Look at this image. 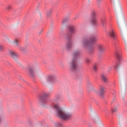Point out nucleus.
<instances>
[{
	"label": "nucleus",
	"mask_w": 127,
	"mask_h": 127,
	"mask_svg": "<svg viewBox=\"0 0 127 127\" xmlns=\"http://www.w3.org/2000/svg\"><path fill=\"white\" fill-rule=\"evenodd\" d=\"M54 109L56 111L58 117L63 121H70L72 119V114L65 112L59 106L55 105Z\"/></svg>",
	"instance_id": "nucleus-1"
},
{
	"label": "nucleus",
	"mask_w": 127,
	"mask_h": 127,
	"mask_svg": "<svg viewBox=\"0 0 127 127\" xmlns=\"http://www.w3.org/2000/svg\"><path fill=\"white\" fill-rule=\"evenodd\" d=\"M97 41V38L93 37L89 40L88 39H84L81 42V45L83 48H87L89 52L94 51V47H91V43H94Z\"/></svg>",
	"instance_id": "nucleus-2"
},
{
	"label": "nucleus",
	"mask_w": 127,
	"mask_h": 127,
	"mask_svg": "<svg viewBox=\"0 0 127 127\" xmlns=\"http://www.w3.org/2000/svg\"><path fill=\"white\" fill-rule=\"evenodd\" d=\"M28 72L30 77L33 79H35V78L36 77V74L41 73V70L39 68H36L34 71V67L31 65H29L28 67Z\"/></svg>",
	"instance_id": "nucleus-3"
},
{
	"label": "nucleus",
	"mask_w": 127,
	"mask_h": 127,
	"mask_svg": "<svg viewBox=\"0 0 127 127\" xmlns=\"http://www.w3.org/2000/svg\"><path fill=\"white\" fill-rule=\"evenodd\" d=\"M116 56L117 57L118 62L115 65H112L109 68H115L117 70H119L121 67H122V63H121V60L122 59V55L120 53H116Z\"/></svg>",
	"instance_id": "nucleus-4"
},
{
	"label": "nucleus",
	"mask_w": 127,
	"mask_h": 127,
	"mask_svg": "<svg viewBox=\"0 0 127 127\" xmlns=\"http://www.w3.org/2000/svg\"><path fill=\"white\" fill-rule=\"evenodd\" d=\"M107 36H109V37H110L112 38V39H113V40H117V34L116 33V32L113 29L111 30L108 33Z\"/></svg>",
	"instance_id": "nucleus-5"
},
{
	"label": "nucleus",
	"mask_w": 127,
	"mask_h": 127,
	"mask_svg": "<svg viewBox=\"0 0 127 127\" xmlns=\"http://www.w3.org/2000/svg\"><path fill=\"white\" fill-rule=\"evenodd\" d=\"M50 94H47L46 93H44L42 94L39 97V100L40 102H45L49 97Z\"/></svg>",
	"instance_id": "nucleus-6"
},
{
	"label": "nucleus",
	"mask_w": 127,
	"mask_h": 127,
	"mask_svg": "<svg viewBox=\"0 0 127 127\" xmlns=\"http://www.w3.org/2000/svg\"><path fill=\"white\" fill-rule=\"evenodd\" d=\"M68 65L70 68L71 70H72V71H75V70L77 69V64L76 63V61H75V60H72L71 62L69 63Z\"/></svg>",
	"instance_id": "nucleus-7"
},
{
	"label": "nucleus",
	"mask_w": 127,
	"mask_h": 127,
	"mask_svg": "<svg viewBox=\"0 0 127 127\" xmlns=\"http://www.w3.org/2000/svg\"><path fill=\"white\" fill-rule=\"evenodd\" d=\"M65 46L66 49L67 51L71 50V49L73 47V42H72V40H69L67 42H66Z\"/></svg>",
	"instance_id": "nucleus-8"
},
{
	"label": "nucleus",
	"mask_w": 127,
	"mask_h": 127,
	"mask_svg": "<svg viewBox=\"0 0 127 127\" xmlns=\"http://www.w3.org/2000/svg\"><path fill=\"white\" fill-rule=\"evenodd\" d=\"M106 51V48L103 45H98V52L99 54H103Z\"/></svg>",
	"instance_id": "nucleus-9"
},
{
	"label": "nucleus",
	"mask_w": 127,
	"mask_h": 127,
	"mask_svg": "<svg viewBox=\"0 0 127 127\" xmlns=\"http://www.w3.org/2000/svg\"><path fill=\"white\" fill-rule=\"evenodd\" d=\"M106 93V90L105 87L103 86L100 87V90L98 91V95L101 98H104V93Z\"/></svg>",
	"instance_id": "nucleus-10"
},
{
	"label": "nucleus",
	"mask_w": 127,
	"mask_h": 127,
	"mask_svg": "<svg viewBox=\"0 0 127 127\" xmlns=\"http://www.w3.org/2000/svg\"><path fill=\"white\" fill-rule=\"evenodd\" d=\"M95 15H96V12H92L91 23L92 24H93V25H97V19H96V17H95Z\"/></svg>",
	"instance_id": "nucleus-11"
},
{
	"label": "nucleus",
	"mask_w": 127,
	"mask_h": 127,
	"mask_svg": "<svg viewBox=\"0 0 127 127\" xmlns=\"http://www.w3.org/2000/svg\"><path fill=\"white\" fill-rule=\"evenodd\" d=\"M9 54L13 59H14V60H16L17 58H18V55L15 51H10Z\"/></svg>",
	"instance_id": "nucleus-12"
},
{
	"label": "nucleus",
	"mask_w": 127,
	"mask_h": 127,
	"mask_svg": "<svg viewBox=\"0 0 127 127\" xmlns=\"http://www.w3.org/2000/svg\"><path fill=\"white\" fill-rule=\"evenodd\" d=\"M47 78L50 80H56L58 79V76L54 74H49V75H48Z\"/></svg>",
	"instance_id": "nucleus-13"
},
{
	"label": "nucleus",
	"mask_w": 127,
	"mask_h": 127,
	"mask_svg": "<svg viewBox=\"0 0 127 127\" xmlns=\"http://www.w3.org/2000/svg\"><path fill=\"white\" fill-rule=\"evenodd\" d=\"M18 48L20 51H22V52H25V51H26V47H21V46H20Z\"/></svg>",
	"instance_id": "nucleus-14"
},
{
	"label": "nucleus",
	"mask_w": 127,
	"mask_h": 127,
	"mask_svg": "<svg viewBox=\"0 0 127 127\" xmlns=\"http://www.w3.org/2000/svg\"><path fill=\"white\" fill-rule=\"evenodd\" d=\"M75 31V28L74 27H71L69 30V36H71L73 33H74V31Z\"/></svg>",
	"instance_id": "nucleus-15"
},
{
	"label": "nucleus",
	"mask_w": 127,
	"mask_h": 127,
	"mask_svg": "<svg viewBox=\"0 0 127 127\" xmlns=\"http://www.w3.org/2000/svg\"><path fill=\"white\" fill-rule=\"evenodd\" d=\"M13 44H14V45H15V46L18 48L19 46H20V45H19V44H18V40H15L13 41Z\"/></svg>",
	"instance_id": "nucleus-16"
},
{
	"label": "nucleus",
	"mask_w": 127,
	"mask_h": 127,
	"mask_svg": "<svg viewBox=\"0 0 127 127\" xmlns=\"http://www.w3.org/2000/svg\"><path fill=\"white\" fill-rule=\"evenodd\" d=\"M101 78L102 79V80H109V77L108 76L103 74L101 75Z\"/></svg>",
	"instance_id": "nucleus-17"
},
{
	"label": "nucleus",
	"mask_w": 127,
	"mask_h": 127,
	"mask_svg": "<svg viewBox=\"0 0 127 127\" xmlns=\"http://www.w3.org/2000/svg\"><path fill=\"white\" fill-rule=\"evenodd\" d=\"M52 13V9H50L47 11V16L48 17H50L51 16V14Z\"/></svg>",
	"instance_id": "nucleus-18"
},
{
	"label": "nucleus",
	"mask_w": 127,
	"mask_h": 127,
	"mask_svg": "<svg viewBox=\"0 0 127 127\" xmlns=\"http://www.w3.org/2000/svg\"><path fill=\"white\" fill-rule=\"evenodd\" d=\"M101 23H102L103 26H106V24L107 22L106 21V19L105 18L102 19Z\"/></svg>",
	"instance_id": "nucleus-19"
},
{
	"label": "nucleus",
	"mask_w": 127,
	"mask_h": 127,
	"mask_svg": "<svg viewBox=\"0 0 127 127\" xmlns=\"http://www.w3.org/2000/svg\"><path fill=\"white\" fill-rule=\"evenodd\" d=\"M120 15H124V12L123 11V9H120L118 11V16H120Z\"/></svg>",
	"instance_id": "nucleus-20"
},
{
	"label": "nucleus",
	"mask_w": 127,
	"mask_h": 127,
	"mask_svg": "<svg viewBox=\"0 0 127 127\" xmlns=\"http://www.w3.org/2000/svg\"><path fill=\"white\" fill-rule=\"evenodd\" d=\"M72 55L73 56H78V55H80V52H75L73 53Z\"/></svg>",
	"instance_id": "nucleus-21"
},
{
	"label": "nucleus",
	"mask_w": 127,
	"mask_h": 127,
	"mask_svg": "<svg viewBox=\"0 0 127 127\" xmlns=\"http://www.w3.org/2000/svg\"><path fill=\"white\" fill-rule=\"evenodd\" d=\"M85 62L86 64H89L91 62V60L88 58H86L85 60Z\"/></svg>",
	"instance_id": "nucleus-22"
},
{
	"label": "nucleus",
	"mask_w": 127,
	"mask_h": 127,
	"mask_svg": "<svg viewBox=\"0 0 127 127\" xmlns=\"http://www.w3.org/2000/svg\"><path fill=\"white\" fill-rule=\"evenodd\" d=\"M118 112V109L117 108H114L112 109V113H117Z\"/></svg>",
	"instance_id": "nucleus-23"
},
{
	"label": "nucleus",
	"mask_w": 127,
	"mask_h": 127,
	"mask_svg": "<svg viewBox=\"0 0 127 127\" xmlns=\"http://www.w3.org/2000/svg\"><path fill=\"white\" fill-rule=\"evenodd\" d=\"M98 69V67L97 66V64H95L94 66H93V70H94V71H97Z\"/></svg>",
	"instance_id": "nucleus-24"
},
{
	"label": "nucleus",
	"mask_w": 127,
	"mask_h": 127,
	"mask_svg": "<svg viewBox=\"0 0 127 127\" xmlns=\"http://www.w3.org/2000/svg\"><path fill=\"white\" fill-rule=\"evenodd\" d=\"M2 50H3V46L0 44V51H2Z\"/></svg>",
	"instance_id": "nucleus-25"
},
{
	"label": "nucleus",
	"mask_w": 127,
	"mask_h": 127,
	"mask_svg": "<svg viewBox=\"0 0 127 127\" xmlns=\"http://www.w3.org/2000/svg\"><path fill=\"white\" fill-rule=\"evenodd\" d=\"M66 19H64L62 21V23H65V22L66 21Z\"/></svg>",
	"instance_id": "nucleus-26"
},
{
	"label": "nucleus",
	"mask_w": 127,
	"mask_h": 127,
	"mask_svg": "<svg viewBox=\"0 0 127 127\" xmlns=\"http://www.w3.org/2000/svg\"><path fill=\"white\" fill-rule=\"evenodd\" d=\"M18 79H19L20 80H22V79H23V78H22V77H21V76H19V78H18Z\"/></svg>",
	"instance_id": "nucleus-27"
},
{
	"label": "nucleus",
	"mask_w": 127,
	"mask_h": 127,
	"mask_svg": "<svg viewBox=\"0 0 127 127\" xmlns=\"http://www.w3.org/2000/svg\"><path fill=\"white\" fill-rule=\"evenodd\" d=\"M103 82H104V83H107L108 82V80H104Z\"/></svg>",
	"instance_id": "nucleus-28"
},
{
	"label": "nucleus",
	"mask_w": 127,
	"mask_h": 127,
	"mask_svg": "<svg viewBox=\"0 0 127 127\" xmlns=\"http://www.w3.org/2000/svg\"><path fill=\"white\" fill-rule=\"evenodd\" d=\"M1 123V118H0V124Z\"/></svg>",
	"instance_id": "nucleus-29"
},
{
	"label": "nucleus",
	"mask_w": 127,
	"mask_h": 127,
	"mask_svg": "<svg viewBox=\"0 0 127 127\" xmlns=\"http://www.w3.org/2000/svg\"><path fill=\"white\" fill-rule=\"evenodd\" d=\"M8 8H10V6H9V7H8Z\"/></svg>",
	"instance_id": "nucleus-30"
},
{
	"label": "nucleus",
	"mask_w": 127,
	"mask_h": 127,
	"mask_svg": "<svg viewBox=\"0 0 127 127\" xmlns=\"http://www.w3.org/2000/svg\"><path fill=\"white\" fill-rule=\"evenodd\" d=\"M98 1H101V0H97Z\"/></svg>",
	"instance_id": "nucleus-31"
},
{
	"label": "nucleus",
	"mask_w": 127,
	"mask_h": 127,
	"mask_svg": "<svg viewBox=\"0 0 127 127\" xmlns=\"http://www.w3.org/2000/svg\"><path fill=\"white\" fill-rule=\"evenodd\" d=\"M25 83H27L26 81H25Z\"/></svg>",
	"instance_id": "nucleus-32"
},
{
	"label": "nucleus",
	"mask_w": 127,
	"mask_h": 127,
	"mask_svg": "<svg viewBox=\"0 0 127 127\" xmlns=\"http://www.w3.org/2000/svg\"><path fill=\"white\" fill-rule=\"evenodd\" d=\"M74 19H76V17L74 18Z\"/></svg>",
	"instance_id": "nucleus-33"
},
{
	"label": "nucleus",
	"mask_w": 127,
	"mask_h": 127,
	"mask_svg": "<svg viewBox=\"0 0 127 127\" xmlns=\"http://www.w3.org/2000/svg\"><path fill=\"white\" fill-rule=\"evenodd\" d=\"M124 24H125V25H126V23H124Z\"/></svg>",
	"instance_id": "nucleus-34"
}]
</instances>
